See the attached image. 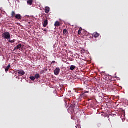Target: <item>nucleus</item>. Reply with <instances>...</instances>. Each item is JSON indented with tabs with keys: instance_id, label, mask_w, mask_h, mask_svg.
Wrapping results in <instances>:
<instances>
[{
	"instance_id": "obj_6",
	"label": "nucleus",
	"mask_w": 128,
	"mask_h": 128,
	"mask_svg": "<svg viewBox=\"0 0 128 128\" xmlns=\"http://www.w3.org/2000/svg\"><path fill=\"white\" fill-rule=\"evenodd\" d=\"M92 36H94V38H98L100 36V34L98 32H94L92 34Z\"/></svg>"
},
{
	"instance_id": "obj_10",
	"label": "nucleus",
	"mask_w": 128,
	"mask_h": 128,
	"mask_svg": "<svg viewBox=\"0 0 128 128\" xmlns=\"http://www.w3.org/2000/svg\"><path fill=\"white\" fill-rule=\"evenodd\" d=\"M27 2L28 4H30V6H32V2H34V0H28Z\"/></svg>"
},
{
	"instance_id": "obj_13",
	"label": "nucleus",
	"mask_w": 128,
	"mask_h": 128,
	"mask_svg": "<svg viewBox=\"0 0 128 128\" xmlns=\"http://www.w3.org/2000/svg\"><path fill=\"white\" fill-rule=\"evenodd\" d=\"M12 18H16V12H14V11L12 12Z\"/></svg>"
},
{
	"instance_id": "obj_24",
	"label": "nucleus",
	"mask_w": 128,
	"mask_h": 128,
	"mask_svg": "<svg viewBox=\"0 0 128 128\" xmlns=\"http://www.w3.org/2000/svg\"><path fill=\"white\" fill-rule=\"evenodd\" d=\"M86 34L84 36H84H86V32H85Z\"/></svg>"
},
{
	"instance_id": "obj_7",
	"label": "nucleus",
	"mask_w": 128,
	"mask_h": 128,
	"mask_svg": "<svg viewBox=\"0 0 128 128\" xmlns=\"http://www.w3.org/2000/svg\"><path fill=\"white\" fill-rule=\"evenodd\" d=\"M22 44L18 45L17 46H16L14 48V50H20V48H22Z\"/></svg>"
},
{
	"instance_id": "obj_20",
	"label": "nucleus",
	"mask_w": 128,
	"mask_h": 128,
	"mask_svg": "<svg viewBox=\"0 0 128 128\" xmlns=\"http://www.w3.org/2000/svg\"><path fill=\"white\" fill-rule=\"evenodd\" d=\"M106 72H102V76H106Z\"/></svg>"
},
{
	"instance_id": "obj_17",
	"label": "nucleus",
	"mask_w": 128,
	"mask_h": 128,
	"mask_svg": "<svg viewBox=\"0 0 128 128\" xmlns=\"http://www.w3.org/2000/svg\"><path fill=\"white\" fill-rule=\"evenodd\" d=\"M82 28H80L78 31V34H82Z\"/></svg>"
},
{
	"instance_id": "obj_3",
	"label": "nucleus",
	"mask_w": 128,
	"mask_h": 128,
	"mask_svg": "<svg viewBox=\"0 0 128 128\" xmlns=\"http://www.w3.org/2000/svg\"><path fill=\"white\" fill-rule=\"evenodd\" d=\"M60 68H56L54 71V74L56 76H58V74H60Z\"/></svg>"
},
{
	"instance_id": "obj_18",
	"label": "nucleus",
	"mask_w": 128,
	"mask_h": 128,
	"mask_svg": "<svg viewBox=\"0 0 128 128\" xmlns=\"http://www.w3.org/2000/svg\"><path fill=\"white\" fill-rule=\"evenodd\" d=\"M8 42H10V44H14V42H16V40H9Z\"/></svg>"
},
{
	"instance_id": "obj_5",
	"label": "nucleus",
	"mask_w": 128,
	"mask_h": 128,
	"mask_svg": "<svg viewBox=\"0 0 128 128\" xmlns=\"http://www.w3.org/2000/svg\"><path fill=\"white\" fill-rule=\"evenodd\" d=\"M15 18H16V20H22V17L20 14H16Z\"/></svg>"
},
{
	"instance_id": "obj_4",
	"label": "nucleus",
	"mask_w": 128,
	"mask_h": 128,
	"mask_svg": "<svg viewBox=\"0 0 128 128\" xmlns=\"http://www.w3.org/2000/svg\"><path fill=\"white\" fill-rule=\"evenodd\" d=\"M18 74H20L21 76H24L26 74V72L24 70H18Z\"/></svg>"
},
{
	"instance_id": "obj_14",
	"label": "nucleus",
	"mask_w": 128,
	"mask_h": 128,
	"mask_svg": "<svg viewBox=\"0 0 128 128\" xmlns=\"http://www.w3.org/2000/svg\"><path fill=\"white\" fill-rule=\"evenodd\" d=\"M63 34H65V36H66V34H68V30L64 29V30H63Z\"/></svg>"
},
{
	"instance_id": "obj_16",
	"label": "nucleus",
	"mask_w": 128,
	"mask_h": 128,
	"mask_svg": "<svg viewBox=\"0 0 128 128\" xmlns=\"http://www.w3.org/2000/svg\"><path fill=\"white\" fill-rule=\"evenodd\" d=\"M75 69H76V66H71L70 68V70H74Z\"/></svg>"
},
{
	"instance_id": "obj_8",
	"label": "nucleus",
	"mask_w": 128,
	"mask_h": 128,
	"mask_svg": "<svg viewBox=\"0 0 128 128\" xmlns=\"http://www.w3.org/2000/svg\"><path fill=\"white\" fill-rule=\"evenodd\" d=\"M50 7H46L45 8V12L46 14H48L50 12Z\"/></svg>"
},
{
	"instance_id": "obj_25",
	"label": "nucleus",
	"mask_w": 128,
	"mask_h": 128,
	"mask_svg": "<svg viewBox=\"0 0 128 128\" xmlns=\"http://www.w3.org/2000/svg\"><path fill=\"white\" fill-rule=\"evenodd\" d=\"M122 122H124V119L122 120Z\"/></svg>"
},
{
	"instance_id": "obj_15",
	"label": "nucleus",
	"mask_w": 128,
	"mask_h": 128,
	"mask_svg": "<svg viewBox=\"0 0 128 128\" xmlns=\"http://www.w3.org/2000/svg\"><path fill=\"white\" fill-rule=\"evenodd\" d=\"M40 78V74H37L35 75V78H36V80H38Z\"/></svg>"
},
{
	"instance_id": "obj_27",
	"label": "nucleus",
	"mask_w": 128,
	"mask_h": 128,
	"mask_svg": "<svg viewBox=\"0 0 128 128\" xmlns=\"http://www.w3.org/2000/svg\"><path fill=\"white\" fill-rule=\"evenodd\" d=\"M114 88H113L112 90H114Z\"/></svg>"
},
{
	"instance_id": "obj_22",
	"label": "nucleus",
	"mask_w": 128,
	"mask_h": 128,
	"mask_svg": "<svg viewBox=\"0 0 128 128\" xmlns=\"http://www.w3.org/2000/svg\"><path fill=\"white\" fill-rule=\"evenodd\" d=\"M56 64V61H52L51 64Z\"/></svg>"
},
{
	"instance_id": "obj_12",
	"label": "nucleus",
	"mask_w": 128,
	"mask_h": 128,
	"mask_svg": "<svg viewBox=\"0 0 128 128\" xmlns=\"http://www.w3.org/2000/svg\"><path fill=\"white\" fill-rule=\"evenodd\" d=\"M10 64H9L5 69V71L6 72H8V70H10Z\"/></svg>"
},
{
	"instance_id": "obj_19",
	"label": "nucleus",
	"mask_w": 128,
	"mask_h": 128,
	"mask_svg": "<svg viewBox=\"0 0 128 128\" xmlns=\"http://www.w3.org/2000/svg\"><path fill=\"white\" fill-rule=\"evenodd\" d=\"M30 78L31 80H32V81H34V80H36V77H34V76H31L30 77Z\"/></svg>"
},
{
	"instance_id": "obj_23",
	"label": "nucleus",
	"mask_w": 128,
	"mask_h": 128,
	"mask_svg": "<svg viewBox=\"0 0 128 128\" xmlns=\"http://www.w3.org/2000/svg\"><path fill=\"white\" fill-rule=\"evenodd\" d=\"M42 30H44V32H46V30L44 28L42 29Z\"/></svg>"
},
{
	"instance_id": "obj_2",
	"label": "nucleus",
	"mask_w": 128,
	"mask_h": 128,
	"mask_svg": "<svg viewBox=\"0 0 128 128\" xmlns=\"http://www.w3.org/2000/svg\"><path fill=\"white\" fill-rule=\"evenodd\" d=\"M88 92H90L88 91H83L81 94H80V96H82V98H84V96L86 97V94H88Z\"/></svg>"
},
{
	"instance_id": "obj_9",
	"label": "nucleus",
	"mask_w": 128,
	"mask_h": 128,
	"mask_svg": "<svg viewBox=\"0 0 128 128\" xmlns=\"http://www.w3.org/2000/svg\"><path fill=\"white\" fill-rule=\"evenodd\" d=\"M48 20H46L44 23V27L46 28V26H48Z\"/></svg>"
},
{
	"instance_id": "obj_21",
	"label": "nucleus",
	"mask_w": 128,
	"mask_h": 128,
	"mask_svg": "<svg viewBox=\"0 0 128 128\" xmlns=\"http://www.w3.org/2000/svg\"><path fill=\"white\" fill-rule=\"evenodd\" d=\"M76 128H80V126L78 125V126H76Z\"/></svg>"
},
{
	"instance_id": "obj_1",
	"label": "nucleus",
	"mask_w": 128,
	"mask_h": 128,
	"mask_svg": "<svg viewBox=\"0 0 128 128\" xmlns=\"http://www.w3.org/2000/svg\"><path fill=\"white\" fill-rule=\"evenodd\" d=\"M2 38H5V40H10V34L8 32H5L2 34Z\"/></svg>"
},
{
	"instance_id": "obj_26",
	"label": "nucleus",
	"mask_w": 128,
	"mask_h": 128,
	"mask_svg": "<svg viewBox=\"0 0 128 128\" xmlns=\"http://www.w3.org/2000/svg\"><path fill=\"white\" fill-rule=\"evenodd\" d=\"M44 72V71H41V74H42Z\"/></svg>"
},
{
	"instance_id": "obj_11",
	"label": "nucleus",
	"mask_w": 128,
	"mask_h": 128,
	"mask_svg": "<svg viewBox=\"0 0 128 128\" xmlns=\"http://www.w3.org/2000/svg\"><path fill=\"white\" fill-rule=\"evenodd\" d=\"M60 23L58 21H57L55 22L54 26H60Z\"/></svg>"
}]
</instances>
